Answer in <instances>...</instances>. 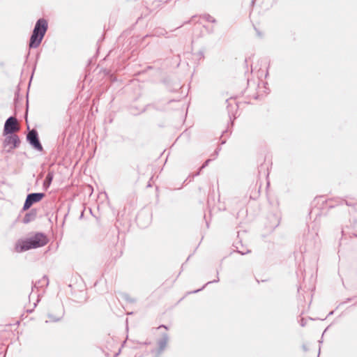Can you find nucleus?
Returning <instances> with one entry per match:
<instances>
[{
  "label": "nucleus",
  "mask_w": 357,
  "mask_h": 357,
  "mask_svg": "<svg viewBox=\"0 0 357 357\" xmlns=\"http://www.w3.org/2000/svg\"><path fill=\"white\" fill-rule=\"evenodd\" d=\"M20 140L19 137L15 135H10L7 137L4 142L5 147H8V150H12L19 146Z\"/></svg>",
  "instance_id": "5"
},
{
  "label": "nucleus",
  "mask_w": 357,
  "mask_h": 357,
  "mask_svg": "<svg viewBox=\"0 0 357 357\" xmlns=\"http://www.w3.org/2000/svg\"><path fill=\"white\" fill-rule=\"evenodd\" d=\"M47 29V22L45 19H39L34 27L30 39L29 47L36 48L40 44Z\"/></svg>",
  "instance_id": "2"
},
{
  "label": "nucleus",
  "mask_w": 357,
  "mask_h": 357,
  "mask_svg": "<svg viewBox=\"0 0 357 357\" xmlns=\"http://www.w3.org/2000/svg\"><path fill=\"white\" fill-rule=\"evenodd\" d=\"M53 177H54V172L52 171H49L48 174L46 176V178L44 181V183H43V187L45 189H47L50 187V185H51L52 181L53 180Z\"/></svg>",
  "instance_id": "7"
},
{
  "label": "nucleus",
  "mask_w": 357,
  "mask_h": 357,
  "mask_svg": "<svg viewBox=\"0 0 357 357\" xmlns=\"http://www.w3.org/2000/svg\"><path fill=\"white\" fill-rule=\"evenodd\" d=\"M20 129V127L17 119L11 116L8 118L5 123L3 135H6L15 132H18Z\"/></svg>",
  "instance_id": "3"
},
{
  "label": "nucleus",
  "mask_w": 357,
  "mask_h": 357,
  "mask_svg": "<svg viewBox=\"0 0 357 357\" xmlns=\"http://www.w3.org/2000/svg\"><path fill=\"white\" fill-rule=\"evenodd\" d=\"M37 135V132L35 130H32L29 132L27 135V139L36 149L41 151L43 147L38 139Z\"/></svg>",
  "instance_id": "6"
},
{
  "label": "nucleus",
  "mask_w": 357,
  "mask_h": 357,
  "mask_svg": "<svg viewBox=\"0 0 357 357\" xmlns=\"http://www.w3.org/2000/svg\"><path fill=\"white\" fill-rule=\"evenodd\" d=\"M167 340H165L163 341V342H161L160 347H161L162 349V348H164V347H165V345H166V344H167Z\"/></svg>",
  "instance_id": "8"
},
{
  "label": "nucleus",
  "mask_w": 357,
  "mask_h": 357,
  "mask_svg": "<svg viewBox=\"0 0 357 357\" xmlns=\"http://www.w3.org/2000/svg\"><path fill=\"white\" fill-rule=\"evenodd\" d=\"M48 239L45 235L41 233H37L33 236L25 240L19 241L15 245V250L17 252L38 248L45 245Z\"/></svg>",
  "instance_id": "1"
},
{
  "label": "nucleus",
  "mask_w": 357,
  "mask_h": 357,
  "mask_svg": "<svg viewBox=\"0 0 357 357\" xmlns=\"http://www.w3.org/2000/svg\"><path fill=\"white\" fill-rule=\"evenodd\" d=\"M43 197H44L43 193L29 194L27 196L25 203L24 204V207H23L24 210L29 209L33 203L40 202Z\"/></svg>",
  "instance_id": "4"
}]
</instances>
